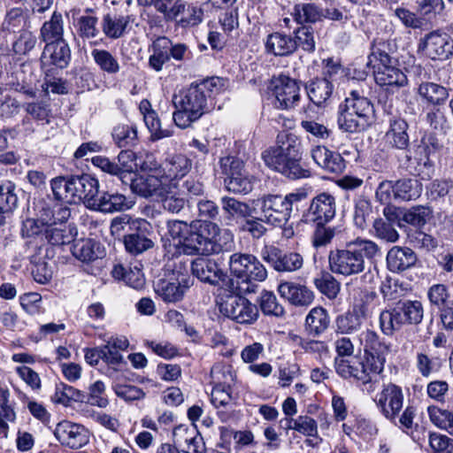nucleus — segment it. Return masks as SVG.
<instances>
[{"label":"nucleus","instance_id":"nucleus-47","mask_svg":"<svg viewBox=\"0 0 453 453\" xmlns=\"http://www.w3.org/2000/svg\"><path fill=\"white\" fill-rule=\"evenodd\" d=\"M421 187L417 180L401 179L395 182V199L415 200L421 195Z\"/></svg>","mask_w":453,"mask_h":453},{"label":"nucleus","instance_id":"nucleus-16","mask_svg":"<svg viewBox=\"0 0 453 453\" xmlns=\"http://www.w3.org/2000/svg\"><path fill=\"white\" fill-rule=\"evenodd\" d=\"M261 256L277 272H295L303 264V257L299 253L283 252L275 246H265Z\"/></svg>","mask_w":453,"mask_h":453},{"label":"nucleus","instance_id":"nucleus-3","mask_svg":"<svg viewBox=\"0 0 453 453\" xmlns=\"http://www.w3.org/2000/svg\"><path fill=\"white\" fill-rule=\"evenodd\" d=\"M234 236L210 220H193L180 245V252L188 256L211 255L230 251Z\"/></svg>","mask_w":453,"mask_h":453},{"label":"nucleus","instance_id":"nucleus-53","mask_svg":"<svg viewBox=\"0 0 453 453\" xmlns=\"http://www.w3.org/2000/svg\"><path fill=\"white\" fill-rule=\"evenodd\" d=\"M222 209L230 218H249L252 215L251 207L234 197L223 196L220 199Z\"/></svg>","mask_w":453,"mask_h":453},{"label":"nucleus","instance_id":"nucleus-48","mask_svg":"<svg viewBox=\"0 0 453 453\" xmlns=\"http://www.w3.org/2000/svg\"><path fill=\"white\" fill-rule=\"evenodd\" d=\"M27 15L22 8L13 7L6 12L1 29L3 32L10 34L21 31L27 26Z\"/></svg>","mask_w":453,"mask_h":453},{"label":"nucleus","instance_id":"nucleus-24","mask_svg":"<svg viewBox=\"0 0 453 453\" xmlns=\"http://www.w3.org/2000/svg\"><path fill=\"white\" fill-rule=\"evenodd\" d=\"M311 155L314 162L324 170L333 173H342L346 167L345 160L341 154L328 150L325 146H316Z\"/></svg>","mask_w":453,"mask_h":453},{"label":"nucleus","instance_id":"nucleus-7","mask_svg":"<svg viewBox=\"0 0 453 453\" xmlns=\"http://www.w3.org/2000/svg\"><path fill=\"white\" fill-rule=\"evenodd\" d=\"M151 54L149 58V65L156 72H160L171 59L185 61L189 58L190 50L185 43L173 42L165 36L153 41L150 47Z\"/></svg>","mask_w":453,"mask_h":453},{"label":"nucleus","instance_id":"nucleus-49","mask_svg":"<svg viewBox=\"0 0 453 453\" xmlns=\"http://www.w3.org/2000/svg\"><path fill=\"white\" fill-rule=\"evenodd\" d=\"M377 294L375 291L368 288L354 289V303L353 309L358 314L365 319L371 312L372 306L377 300Z\"/></svg>","mask_w":453,"mask_h":453},{"label":"nucleus","instance_id":"nucleus-35","mask_svg":"<svg viewBox=\"0 0 453 453\" xmlns=\"http://www.w3.org/2000/svg\"><path fill=\"white\" fill-rule=\"evenodd\" d=\"M265 50L274 56H288L296 50V42L292 36L275 32L267 36Z\"/></svg>","mask_w":453,"mask_h":453},{"label":"nucleus","instance_id":"nucleus-43","mask_svg":"<svg viewBox=\"0 0 453 453\" xmlns=\"http://www.w3.org/2000/svg\"><path fill=\"white\" fill-rule=\"evenodd\" d=\"M19 203L16 184L11 180L0 184V215L12 212Z\"/></svg>","mask_w":453,"mask_h":453},{"label":"nucleus","instance_id":"nucleus-58","mask_svg":"<svg viewBox=\"0 0 453 453\" xmlns=\"http://www.w3.org/2000/svg\"><path fill=\"white\" fill-rule=\"evenodd\" d=\"M219 23L227 36L238 35L239 29V10L238 7L226 9L219 16Z\"/></svg>","mask_w":453,"mask_h":453},{"label":"nucleus","instance_id":"nucleus-4","mask_svg":"<svg viewBox=\"0 0 453 453\" xmlns=\"http://www.w3.org/2000/svg\"><path fill=\"white\" fill-rule=\"evenodd\" d=\"M266 166L291 180L308 178L310 171L302 165L301 143L291 134L277 136V144L262 153Z\"/></svg>","mask_w":453,"mask_h":453},{"label":"nucleus","instance_id":"nucleus-63","mask_svg":"<svg viewBox=\"0 0 453 453\" xmlns=\"http://www.w3.org/2000/svg\"><path fill=\"white\" fill-rule=\"evenodd\" d=\"M259 305L261 311L266 315L280 317L284 314L283 306L279 303L276 296L271 291L265 290L261 293Z\"/></svg>","mask_w":453,"mask_h":453},{"label":"nucleus","instance_id":"nucleus-57","mask_svg":"<svg viewBox=\"0 0 453 453\" xmlns=\"http://www.w3.org/2000/svg\"><path fill=\"white\" fill-rule=\"evenodd\" d=\"M429 418L434 425L453 435V412L435 406L428 408Z\"/></svg>","mask_w":453,"mask_h":453},{"label":"nucleus","instance_id":"nucleus-42","mask_svg":"<svg viewBox=\"0 0 453 453\" xmlns=\"http://www.w3.org/2000/svg\"><path fill=\"white\" fill-rule=\"evenodd\" d=\"M191 160L182 154H176L166 158L164 170L167 177L177 179L185 176L191 169Z\"/></svg>","mask_w":453,"mask_h":453},{"label":"nucleus","instance_id":"nucleus-40","mask_svg":"<svg viewBox=\"0 0 453 453\" xmlns=\"http://www.w3.org/2000/svg\"><path fill=\"white\" fill-rule=\"evenodd\" d=\"M403 325H405V323L397 304L392 309H388L380 312V327L384 334L391 336L395 331L400 330Z\"/></svg>","mask_w":453,"mask_h":453},{"label":"nucleus","instance_id":"nucleus-41","mask_svg":"<svg viewBox=\"0 0 453 453\" xmlns=\"http://www.w3.org/2000/svg\"><path fill=\"white\" fill-rule=\"evenodd\" d=\"M360 116L348 110L345 105H339L337 124L341 130L347 133H359L365 130L369 125L359 122Z\"/></svg>","mask_w":453,"mask_h":453},{"label":"nucleus","instance_id":"nucleus-27","mask_svg":"<svg viewBox=\"0 0 453 453\" xmlns=\"http://www.w3.org/2000/svg\"><path fill=\"white\" fill-rule=\"evenodd\" d=\"M72 254L80 261L89 263L102 258L104 254V248L93 239H81L73 244Z\"/></svg>","mask_w":453,"mask_h":453},{"label":"nucleus","instance_id":"nucleus-37","mask_svg":"<svg viewBox=\"0 0 453 453\" xmlns=\"http://www.w3.org/2000/svg\"><path fill=\"white\" fill-rule=\"evenodd\" d=\"M111 136L119 148L134 147L138 142L137 127L134 124H117L112 128Z\"/></svg>","mask_w":453,"mask_h":453},{"label":"nucleus","instance_id":"nucleus-45","mask_svg":"<svg viewBox=\"0 0 453 453\" xmlns=\"http://www.w3.org/2000/svg\"><path fill=\"white\" fill-rule=\"evenodd\" d=\"M142 230H136L124 236V246L126 250L131 255H139L151 249L154 246L153 241L147 237Z\"/></svg>","mask_w":453,"mask_h":453},{"label":"nucleus","instance_id":"nucleus-21","mask_svg":"<svg viewBox=\"0 0 453 453\" xmlns=\"http://www.w3.org/2000/svg\"><path fill=\"white\" fill-rule=\"evenodd\" d=\"M75 191L77 193L76 204L83 203L86 208L91 209L93 203L99 195V181L91 174L82 173L74 175Z\"/></svg>","mask_w":453,"mask_h":453},{"label":"nucleus","instance_id":"nucleus-29","mask_svg":"<svg viewBox=\"0 0 453 453\" xmlns=\"http://www.w3.org/2000/svg\"><path fill=\"white\" fill-rule=\"evenodd\" d=\"M74 175L59 176L50 180V187L54 198L69 204H76L77 193L75 191Z\"/></svg>","mask_w":453,"mask_h":453},{"label":"nucleus","instance_id":"nucleus-61","mask_svg":"<svg viewBox=\"0 0 453 453\" xmlns=\"http://www.w3.org/2000/svg\"><path fill=\"white\" fill-rule=\"evenodd\" d=\"M318 289L329 299H334L341 289L340 282L329 273H325L315 280Z\"/></svg>","mask_w":453,"mask_h":453},{"label":"nucleus","instance_id":"nucleus-14","mask_svg":"<svg viewBox=\"0 0 453 453\" xmlns=\"http://www.w3.org/2000/svg\"><path fill=\"white\" fill-rule=\"evenodd\" d=\"M272 85L277 108L289 110L300 101V85L296 80L280 75L273 80Z\"/></svg>","mask_w":453,"mask_h":453},{"label":"nucleus","instance_id":"nucleus-32","mask_svg":"<svg viewBox=\"0 0 453 453\" xmlns=\"http://www.w3.org/2000/svg\"><path fill=\"white\" fill-rule=\"evenodd\" d=\"M334 90L332 82L327 78H316L306 85L309 99L317 106H322L330 99Z\"/></svg>","mask_w":453,"mask_h":453},{"label":"nucleus","instance_id":"nucleus-60","mask_svg":"<svg viewBox=\"0 0 453 453\" xmlns=\"http://www.w3.org/2000/svg\"><path fill=\"white\" fill-rule=\"evenodd\" d=\"M42 88L46 94L50 91L58 95H65L68 93L66 81L62 78L56 77L53 68L45 70Z\"/></svg>","mask_w":453,"mask_h":453},{"label":"nucleus","instance_id":"nucleus-26","mask_svg":"<svg viewBox=\"0 0 453 453\" xmlns=\"http://www.w3.org/2000/svg\"><path fill=\"white\" fill-rule=\"evenodd\" d=\"M342 104L348 110L360 116L358 121L363 125L370 126L372 124L374 116L373 105L367 97L362 96L358 91L352 90Z\"/></svg>","mask_w":453,"mask_h":453},{"label":"nucleus","instance_id":"nucleus-46","mask_svg":"<svg viewBox=\"0 0 453 453\" xmlns=\"http://www.w3.org/2000/svg\"><path fill=\"white\" fill-rule=\"evenodd\" d=\"M150 224L145 219H133L127 214L114 218L111 222V234L119 236L122 232L128 230H147Z\"/></svg>","mask_w":453,"mask_h":453},{"label":"nucleus","instance_id":"nucleus-30","mask_svg":"<svg viewBox=\"0 0 453 453\" xmlns=\"http://www.w3.org/2000/svg\"><path fill=\"white\" fill-rule=\"evenodd\" d=\"M375 82L380 87H385L392 93L408 84V79L405 73L397 66L385 69L383 71H374Z\"/></svg>","mask_w":453,"mask_h":453},{"label":"nucleus","instance_id":"nucleus-44","mask_svg":"<svg viewBox=\"0 0 453 453\" xmlns=\"http://www.w3.org/2000/svg\"><path fill=\"white\" fill-rule=\"evenodd\" d=\"M91 57L100 70L109 75H115L121 69L118 58L106 50L94 49Z\"/></svg>","mask_w":453,"mask_h":453},{"label":"nucleus","instance_id":"nucleus-22","mask_svg":"<svg viewBox=\"0 0 453 453\" xmlns=\"http://www.w3.org/2000/svg\"><path fill=\"white\" fill-rule=\"evenodd\" d=\"M278 292L282 298L296 306H309L314 299L313 292L310 288L293 281L280 283Z\"/></svg>","mask_w":453,"mask_h":453},{"label":"nucleus","instance_id":"nucleus-23","mask_svg":"<svg viewBox=\"0 0 453 453\" xmlns=\"http://www.w3.org/2000/svg\"><path fill=\"white\" fill-rule=\"evenodd\" d=\"M417 94L427 106L437 109L445 105L449 97L446 87L432 81L421 82L417 88Z\"/></svg>","mask_w":453,"mask_h":453},{"label":"nucleus","instance_id":"nucleus-19","mask_svg":"<svg viewBox=\"0 0 453 453\" xmlns=\"http://www.w3.org/2000/svg\"><path fill=\"white\" fill-rule=\"evenodd\" d=\"M191 271L194 276L201 281L217 286L224 281L226 273L219 267V264L211 258L197 257L191 264Z\"/></svg>","mask_w":453,"mask_h":453},{"label":"nucleus","instance_id":"nucleus-20","mask_svg":"<svg viewBox=\"0 0 453 453\" xmlns=\"http://www.w3.org/2000/svg\"><path fill=\"white\" fill-rule=\"evenodd\" d=\"M72 59V52L65 40L46 43L42 54L43 65H50L58 69H65Z\"/></svg>","mask_w":453,"mask_h":453},{"label":"nucleus","instance_id":"nucleus-18","mask_svg":"<svg viewBox=\"0 0 453 453\" xmlns=\"http://www.w3.org/2000/svg\"><path fill=\"white\" fill-rule=\"evenodd\" d=\"M431 149L427 144H419L414 157L406 155V168L422 180H429L434 172V164L430 157Z\"/></svg>","mask_w":453,"mask_h":453},{"label":"nucleus","instance_id":"nucleus-64","mask_svg":"<svg viewBox=\"0 0 453 453\" xmlns=\"http://www.w3.org/2000/svg\"><path fill=\"white\" fill-rule=\"evenodd\" d=\"M293 39L296 42V49L300 47L307 52H313L315 50L316 42L312 27L303 26L297 28L295 31V37Z\"/></svg>","mask_w":453,"mask_h":453},{"label":"nucleus","instance_id":"nucleus-25","mask_svg":"<svg viewBox=\"0 0 453 453\" xmlns=\"http://www.w3.org/2000/svg\"><path fill=\"white\" fill-rule=\"evenodd\" d=\"M416 253L408 247L394 246L387 254V266L393 273L403 272L417 262Z\"/></svg>","mask_w":453,"mask_h":453},{"label":"nucleus","instance_id":"nucleus-62","mask_svg":"<svg viewBox=\"0 0 453 453\" xmlns=\"http://www.w3.org/2000/svg\"><path fill=\"white\" fill-rule=\"evenodd\" d=\"M373 234L379 239L388 242H395L399 239V234L388 220L377 219L373 222Z\"/></svg>","mask_w":453,"mask_h":453},{"label":"nucleus","instance_id":"nucleus-8","mask_svg":"<svg viewBox=\"0 0 453 453\" xmlns=\"http://www.w3.org/2000/svg\"><path fill=\"white\" fill-rule=\"evenodd\" d=\"M335 370L338 375L343 379H354L363 384L371 383L382 371L379 361L370 362L366 357L358 359L336 358Z\"/></svg>","mask_w":453,"mask_h":453},{"label":"nucleus","instance_id":"nucleus-17","mask_svg":"<svg viewBox=\"0 0 453 453\" xmlns=\"http://www.w3.org/2000/svg\"><path fill=\"white\" fill-rule=\"evenodd\" d=\"M359 342L364 348V357L372 363L379 361L381 369H384L386 355L390 352V346L371 329H366L359 334Z\"/></svg>","mask_w":453,"mask_h":453},{"label":"nucleus","instance_id":"nucleus-12","mask_svg":"<svg viewBox=\"0 0 453 453\" xmlns=\"http://www.w3.org/2000/svg\"><path fill=\"white\" fill-rule=\"evenodd\" d=\"M335 214V197L328 192H322L311 199L310 206L302 215V221L306 224H328Z\"/></svg>","mask_w":453,"mask_h":453},{"label":"nucleus","instance_id":"nucleus-54","mask_svg":"<svg viewBox=\"0 0 453 453\" xmlns=\"http://www.w3.org/2000/svg\"><path fill=\"white\" fill-rule=\"evenodd\" d=\"M86 395L83 392L74 388L72 386L65 383L57 385L53 400L61 403L65 406H68L71 401L83 402L85 401Z\"/></svg>","mask_w":453,"mask_h":453},{"label":"nucleus","instance_id":"nucleus-34","mask_svg":"<svg viewBox=\"0 0 453 453\" xmlns=\"http://www.w3.org/2000/svg\"><path fill=\"white\" fill-rule=\"evenodd\" d=\"M130 182L132 191L142 197H150L157 194L162 186L161 180L151 174H143L135 176L132 175V180H127Z\"/></svg>","mask_w":453,"mask_h":453},{"label":"nucleus","instance_id":"nucleus-28","mask_svg":"<svg viewBox=\"0 0 453 453\" xmlns=\"http://www.w3.org/2000/svg\"><path fill=\"white\" fill-rule=\"evenodd\" d=\"M127 197L119 193L99 192L96 196L91 211H101L104 213H112L128 209Z\"/></svg>","mask_w":453,"mask_h":453},{"label":"nucleus","instance_id":"nucleus-15","mask_svg":"<svg viewBox=\"0 0 453 453\" xmlns=\"http://www.w3.org/2000/svg\"><path fill=\"white\" fill-rule=\"evenodd\" d=\"M54 435L62 445L73 449L87 445L90 438V433L84 426L67 420L57 425Z\"/></svg>","mask_w":453,"mask_h":453},{"label":"nucleus","instance_id":"nucleus-52","mask_svg":"<svg viewBox=\"0 0 453 453\" xmlns=\"http://www.w3.org/2000/svg\"><path fill=\"white\" fill-rule=\"evenodd\" d=\"M98 19L91 12H88L77 19V33L82 39H93L99 35L97 27Z\"/></svg>","mask_w":453,"mask_h":453},{"label":"nucleus","instance_id":"nucleus-13","mask_svg":"<svg viewBox=\"0 0 453 453\" xmlns=\"http://www.w3.org/2000/svg\"><path fill=\"white\" fill-rule=\"evenodd\" d=\"M374 402L380 413L387 419L395 423L396 418L403 409V390L401 387L394 383L384 384L381 391L376 395Z\"/></svg>","mask_w":453,"mask_h":453},{"label":"nucleus","instance_id":"nucleus-39","mask_svg":"<svg viewBox=\"0 0 453 453\" xmlns=\"http://www.w3.org/2000/svg\"><path fill=\"white\" fill-rule=\"evenodd\" d=\"M294 19L299 23H316L324 18V10L313 3L296 4L292 12Z\"/></svg>","mask_w":453,"mask_h":453},{"label":"nucleus","instance_id":"nucleus-1","mask_svg":"<svg viewBox=\"0 0 453 453\" xmlns=\"http://www.w3.org/2000/svg\"><path fill=\"white\" fill-rule=\"evenodd\" d=\"M223 87L222 79L211 77L198 83L193 82L174 94L172 98L174 124L181 129L190 127L211 111L213 97L222 91Z\"/></svg>","mask_w":453,"mask_h":453},{"label":"nucleus","instance_id":"nucleus-11","mask_svg":"<svg viewBox=\"0 0 453 453\" xmlns=\"http://www.w3.org/2000/svg\"><path fill=\"white\" fill-rule=\"evenodd\" d=\"M418 51L435 61H446L453 56V39L446 32L434 30L419 40Z\"/></svg>","mask_w":453,"mask_h":453},{"label":"nucleus","instance_id":"nucleus-55","mask_svg":"<svg viewBox=\"0 0 453 453\" xmlns=\"http://www.w3.org/2000/svg\"><path fill=\"white\" fill-rule=\"evenodd\" d=\"M405 324H418L423 319V306L419 301L397 303Z\"/></svg>","mask_w":453,"mask_h":453},{"label":"nucleus","instance_id":"nucleus-59","mask_svg":"<svg viewBox=\"0 0 453 453\" xmlns=\"http://www.w3.org/2000/svg\"><path fill=\"white\" fill-rule=\"evenodd\" d=\"M225 185L229 192L234 194H248L253 188L251 177L247 171L240 173V175L225 179Z\"/></svg>","mask_w":453,"mask_h":453},{"label":"nucleus","instance_id":"nucleus-9","mask_svg":"<svg viewBox=\"0 0 453 453\" xmlns=\"http://www.w3.org/2000/svg\"><path fill=\"white\" fill-rule=\"evenodd\" d=\"M190 285L188 273L179 270L168 271L154 283L156 294L165 303H177L183 299Z\"/></svg>","mask_w":453,"mask_h":453},{"label":"nucleus","instance_id":"nucleus-50","mask_svg":"<svg viewBox=\"0 0 453 453\" xmlns=\"http://www.w3.org/2000/svg\"><path fill=\"white\" fill-rule=\"evenodd\" d=\"M365 319V317L352 309V311L346 312L337 317L335 320L336 330L341 334H352L361 328Z\"/></svg>","mask_w":453,"mask_h":453},{"label":"nucleus","instance_id":"nucleus-31","mask_svg":"<svg viewBox=\"0 0 453 453\" xmlns=\"http://www.w3.org/2000/svg\"><path fill=\"white\" fill-rule=\"evenodd\" d=\"M64 19L58 11H54L49 20L40 28V39L46 43L65 40Z\"/></svg>","mask_w":453,"mask_h":453},{"label":"nucleus","instance_id":"nucleus-36","mask_svg":"<svg viewBox=\"0 0 453 453\" xmlns=\"http://www.w3.org/2000/svg\"><path fill=\"white\" fill-rule=\"evenodd\" d=\"M330 319L326 309L312 308L305 319V330L308 334L317 337L321 335L329 326Z\"/></svg>","mask_w":453,"mask_h":453},{"label":"nucleus","instance_id":"nucleus-5","mask_svg":"<svg viewBox=\"0 0 453 453\" xmlns=\"http://www.w3.org/2000/svg\"><path fill=\"white\" fill-rule=\"evenodd\" d=\"M228 264L230 273L235 278L237 288L242 294L256 292V282L264 281L267 277L264 265L251 254L234 253Z\"/></svg>","mask_w":453,"mask_h":453},{"label":"nucleus","instance_id":"nucleus-10","mask_svg":"<svg viewBox=\"0 0 453 453\" xmlns=\"http://www.w3.org/2000/svg\"><path fill=\"white\" fill-rule=\"evenodd\" d=\"M219 311L239 324H253L259 315L257 305L241 295H228L222 298Z\"/></svg>","mask_w":453,"mask_h":453},{"label":"nucleus","instance_id":"nucleus-51","mask_svg":"<svg viewBox=\"0 0 453 453\" xmlns=\"http://www.w3.org/2000/svg\"><path fill=\"white\" fill-rule=\"evenodd\" d=\"M118 162L120 170V180L127 184V180H132L134 172L137 169L136 155L131 150H123L118 155Z\"/></svg>","mask_w":453,"mask_h":453},{"label":"nucleus","instance_id":"nucleus-2","mask_svg":"<svg viewBox=\"0 0 453 453\" xmlns=\"http://www.w3.org/2000/svg\"><path fill=\"white\" fill-rule=\"evenodd\" d=\"M380 247L373 241L357 237L343 247L329 251L328 267L332 273L353 277L363 273L367 263L380 257Z\"/></svg>","mask_w":453,"mask_h":453},{"label":"nucleus","instance_id":"nucleus-56","mask_svg":"<svg viewBox=\"0 0 453 453\" xmlns=\"http://www.w3.org/2000/svg\"><path fill=\"white\" fill-rule=\"evenodd\" d=\"M427 298L431 306L438 311L452 300L448 286L441 283L434 284L428 288Z\"/></svg>","mask_w":453,"mask_h":453},{"label":"nucleus","instance_id":"nucleus-38","mask_svg":"<svg viewBox=\"0 0 453 453\" xmlns=\"http://www.w3.org/2000/svg\"><path fill=\"white\" fill-rule=\"evenodd\" d=\"M129 22V16L107 13L103 17L102 29L106 37L118 39L124 35Z\"/></svg>","mask_w":453,"mask_h":453},{"label":"nucleus","instance_id":"nucleus-33","mask_svg":"<svg viewBox=\"0 0 453 453\" xmlns=\"http://www.w3.org/2000/svg\"><path fill=\"white\" fill-rule=\"evenodd\" d=\"M408 123L401 118L390 119V127L387 132V137L393 148L405 150L410 145V138L407 133Z\"/></svg>","mask_w":453,"mask_h":453},{"label":"nucleus","instance_id":"nucleus-6","mask_svg":"<svg viewBox=\"0 0 453 453\" xmlns=\"http://www.w3.org/2000/svg\"><path fill=\"white\" fill-rule=\"evenodd\" d=\"M306 198L305 192H293L286 196L265 195L253 201L260 208L263 220L273 226L288 224L293 211V205Z\"/></svg>","mask_w":453,"mask_h":453}]
</instances>
